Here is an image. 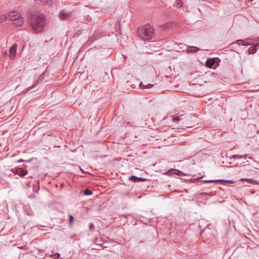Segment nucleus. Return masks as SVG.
Returning a JSON list of instances; mask_svg holds the SVG:
<instances>
[{
  "label": "nucleus",
  "mask_w": 259,
  "mask_h": 259,
  "mask_svg": "<svg viewBox=\"0 0 259 259\" xmlns=\"http://www.w3.org/2000/svg\"><path fill=\"white\" fill-rule=\"evenodd\" d=\"M170 119L176 123L178 128L184 129L193 127L198 121L197 117L191 115L185 117H183L182 115L181 116H171Z\"/></svg>",
  "instance_id": "nucleus-1"
},
{
  "label": "nucleus",
  "mask_w": 259,
  "mask_h": 259,
  "mask_svg": "<svg viewBox=\"0 0 259 259\" xmlns=\"http://www.w3.org/2000/svg\"><path fill=\"white\" fill-rule=\"evenodd\" d=\"M47 19L43 14L36 13L31 15L29 21L34 32L38 33L45 28Z\"/></svg>",
  "instance_id": "nucleus-2"
},
{
  "label": "nucleus",
  "mask_w": 259,
  "mask_h": 259,
  "mask_svg": "<svg viewBox=\"0 0 259 259\" xmlns=\"http://www.w3.org/2000/svg\"><path fill=\"white\" fill-rule=\"evenodd\" d=\"M137 34L139 37L143 40H150L153 38L154 36V30L149 24L138 27Z\"/></svg>",
  "instance_id": "nucleus-3"
},
{
  "label": "nucleus",
  "mask_w": 259,
  "mask_h": 259,
  "mask_svg": "<svg viewBox=\"0 0 259 259\" xmlns=\"http://www.w3.org/2000/svg\"><path fill=\"white\" fill-rule=\"evenodd\" d=\"M10 20H12L13 24L16 26H20L24 23L23 18L21 16L20 14L16 12H12Z\"/></svg>",
  "instance_id": "nucleus-4"
},
{
  "label": "nucleus",
  "mask_w": 259,
  "mask_h": 259,
  "mask_svg": "<svg viewBox=\"0 0 259 259\" xmlns=\"http://www.w3.org/2000/svg\"><path fill=\"white\" fill-rule=\"evenodd\" d=\"M164 175L167 176H171L173 175L180 176H185L183 172L175 168H171L170 169L168 170L167 171L164 173Z\"/></svg>",
  "instance_id": "nucleus-5"
},
{
  "label": "nucleus",
  "mask_w": 259,
  "mask_h": 259,
  "mask_svg": "<svg viewBox=\"0 0 259 259\" xmlns=\"http://www.w3.org/2000/svg\"><path fill=\"white\" fill-rule=\"evenodd\" d=\"M219 60L218 58H212L207 59L205 62V66L209 68H213L216 61Z\"/></svg>",
  "instance_id": "nucleus-6"
},
{
  "label": "nucleus",
  "mask_w": 259,
  "mask_h": 259,
  "mask_svg": "<svg viewBox=\"0 0 259 259\" xmlns=\"http://www.w3.org/2000/svg\"><path fill=\"white\" fill-rule=\"evenodd\" d=\"M17 45L15 44L11 47L9 50V57L11 59H13L16 56Z\"/></svg>",
  "instance_id": "nucleus-7"
},
{
  "label": "nucleus",
  "mask_w": 259,
  "mask_h": 259,
  "mask_svg": "<svg viewBox=\"0 0 259 259\" xmlns=\"http://www.w3.org/2000/svg\"><path fill=\"white\" fill-rule=\"evenodd\" d=\"M202 182L205 183H230L233 184L234 182L231 180H203Z\"/></svg>",
  "instance_id": "nucleus-8"
},
{
  "label": "nucleus",
  "mask_w": 259,
  "mask_h": 259,
  "mask_svg": "<svg viewBox=\"0 0 259 259\" xmlns=\"http://www.w3.org/2000/svg\"><path fill=\"white\" fill-rule=\"evenodd\" d=\"M259 48V42H257L254 44L253 45L249 48L248 51L249 54H255L257 49Z\"/></svg>",
  "instance_id": "nucleus-9"
},
{
  "label": "nucleus",
  "mask_w": 259,
  "mask_h": 259,
  "mask_svg": "<svg viewBox=\"0 0 259 259\" xmlns=\"http://www.w3.org/2000/svg\"><path fill=\"white\" fill-rule=\"evenodd\" d=\"M129 180L134 182H143L147 180L146 179L141 177H138L136 176H132L129 178Z\"/></svg>",
  "instance_id": "nucleus-10"
},
{
  "label": "nucleus",
  "mask_w": 259,
  "mask_h": 259,
  "mask_svg": "<svg viewBox=\"0 0 259 259\" xmlns=\"http://www.w3.org/2000/svg\"><path fill=\"white\" fill-rule=\"evenodd\" d=\"M27 170L23 169L22 167H18L16 168V174L21 177H23L27 174Z\"/></svg>",
  "instance_id": "nucleus-11"
},
{
  "label": "nucleus",
  "mask_w": 259,
  "mask_h": 259,
  "mask_svg": "<svg viewBox=\"0 0 259 259\" xmlns=\"http://www.w3.org/2000/svg\"><path fill=\"white\" fill-rule=\"evenodd\" d=\"M12 15V12H10L9 13H6L5 14L2 15L0 16V23L4 22L7 19H11Z\"/></svg>",
  "instance_id": "nucleus-12"
},
{
  "label": "nucleus",
  "mask_w": 259,
  "mask_h": 259,
  "mask_svg": "<svg viewBox=\"0 0 259 259\" xmlns=\"http://www.w3.org/2000/svg\"><path fill=\"white\" fill-rule=\"evenodd\" d=\"M44 77L42 76H41V75L40 74L39 75V76L38 77V79H37V80L34 83V84L31 87L28 88L27 91H29V90H31L32 89L35 88L40 82H41L42 81V80H44Z\"/></svg>",
  "instance_id": "nucleus-13"
},
{
  "label": "nucleus",
  "mask_w": 259,
  "mask_h": 259,
  "mask_svg": "<svg viewBox=\"0 0 259 259\" xmlns=\"http://www.w3.org/2000/svg\"><path fill=\"white\" fill-rule=\"evenodd\" d=\"M200 49L194 46H189L186 49V51L188 53H196Z\"/></svg>",
  "instance_id": "nucleus-14"
},
{
  "label": "nucleus",
  "mask_w": 259,
  "mask_h": 259,
  "mask_svg": "<svg viewBox=\"0 0 259 259\" xmlns=\"http://www.w3.org/2000/svg\"><path fill=\"white\" fill-rule=\"evenodd\" d=\"M240 180L242 181H245L248 183L252 184L259 185L258 181L254 180L253 179H241Z\"/></svg>",
  "instance_id": "nucleus-15"
},
{
  "label": "nucleus",
  "mask_w": 259,
  "mask_h": 259,
  "mask_svg": "<svg viewBox=\"0 0 259 259\" xmlns=\"http://www.w3.org/2000/svg\"><path fill=\"white\" fill-rule=\"evenodd\" d=\"M39 181H37L36 183V185H33V192L34 193H38V191L40 189L39 185Z\"/></svg>",
  "instance_id": "nucleus-16"
},
{
  "label": "nucleus",
  "mask_w": 259,
  "mask_h": 259,
  "mask_svg": "<svg viewBox=\"0 0 259 259\" xmlns=\"http://www.w3.org/2000/svg\"><path fill=\"white\" fill-rule=\"evenodd\" d=\"M139 86L141 89H150L153 86V84L148 83L147 85H144L142 82H141Z\"/></svg>",
  "instance_id": "nucleus-17"
},
{
  "label": "nucleus",
  "mask_w": 259,
  "mask_h": 259,
  "mask_svg": "<svg viewBox=\"0 0 259 259\" xmlns=\"http://www.w3.org/2000/svg\"><path fill=\"white\" fill-rule=\"evenodd\" d=\"M246 157H247V155H233L231 158H232L233 159H241V158L246 159Z\"/></svg>",
  "instance_id": "nucleus-18"
},
{
  "label": "nucleus",
  "mask_w": 259,
  "mask_h": 259,
  "mask_svg": "<svg viewBox=\"0 0 259 259\" xmlns=\"http://www.w3.org/2000/svg\"><path fill=\"white\" fill-rule=\"evenodd\" d=\"M69 14L66 13L65 12L62 11L60 13V17L62 19H65L68 17Z\"/></svg>",
  "instance_id": "nucleus-19"
},
{
  "label": "nucleus",
  "mask_w": 259,
  "mask_h": 259,
  "mask_svg": "<svg viewBox=\"0 0 259 259\" xmlns=\"http://www.w3.org/2000/svg\"><path fill=\"white\" fill-rule=\"evenodd\" d=\"M69 223H68V225L70 227H71L72 226V222H73L74 220V217L71 215V214H69Z\"/></svg>",
  "instance_id": "nucleus-20"
},
{
  "label": "nucleus",
  "mask_w": 259,
  "mask_h": 259,
  "mask_svg": "<svg viewBox=\"0 0 259 259\" xmlns=\"http://www.w3.org/2000/svg\"><path fill=\"white\" fill-rule=\"evenodd\" d=\"M92 193V191L89 189H85L83 191L84 195L87 196L91 195Z\"/></svg>",
  "instance_id": "nucleus-21"
},
{
  "label": "nucleus",
  "mask_w": 259,
  "mask_h": 259,
  "mask_svg": "<svg viewBox=\"0 0 259 259\" xmlns=\"http://www.w3.org/2000/svg\"><path fill=\"white\" fill-rule=\"evenodd\" d=\"M176 6L181 8L183 5V2L181 0H176L175 2Z\"/></svg>",
  "instance_id": "nucleus-22"
},
{
  "label": "nucleus",
  "mask_w": 259,
  "mask_h": 259,
  "mask_svg": "<svg viewBox=\"0 0 259 259\" xmlns=\"http://www.w3.org/2000/svg\"><path fill=\"white\" fill-rule=\"evenodd\" d=\"M252 43L250 41H248L247 39H245V40H243L242 46H250L252 45Z\"/></svg>",
  "instance_id": "nucleus-23"
},
{
  "label": "nucleus",
  "mask_w": 259,
  "mask_h": 259,
  "mask_svg": "<svg viewBox=\"0 0 259 259\" xmlns=\"http://www.w3.org/2000/svg\"><path fill=\"white\" fill-rule=\"evenodd\" d=\"M242 42H243V40L242 39H238V40H236L235 42H233L232 44L235 43V44H237L238 45H242Z\"/></svg>",
  "instance_id": "nucleus-24"
},
{
  "label": "nucleus",
  "mask_w": 259,
  "mask_h": 259,
  "mask_svg": "<svg viewBox=\"0 0 259 259\" xmlns=\"http://www.w3.org/2000/svg\"><path fill=\"white\" fill-rule=\"evenodd\" d=\"M41 76H42L44 77H45V76L46 77H48L49 76V73L47 71H45V72H44L42 74H41Z\"/></svg>",
  "instance_id": "nucleus-25"
},
{
  "label": "nucleus",
  "mask_w": 259,
  "mask_h": 259,
  "mask_svg": "<svg viewBox=\"0 0 259 259\" xmlns=\"http://www.w3.org/2000/svg\"><path fill=\"white\" fill-rule=\"evenodd\" d=\"M129 216H131V214L130 213H128L127 214H119V217L120 218H127Z\"/></svg>",
  "instance_id": "nucleus-26"
},
{
  "label": "nucleus",
  "mask_w": 259,
  "mask_h": 259,
  "mask_svg": "<svg viewBox=\"0 0 259 259\" xmlns=\"http://www.w3.org/2000/svg\"><path fill=\"white\" fill-rule=\"evenodd\" d=\"M89 228L91 230H93L95 228V226L93 223H90L89 224Z\"/></svg>",
  "instance_id": "nucleus-27"
},
{
  "label": "nucleus",
  "mask_w": 259,
  "mask_h": 259,
  "mask_svg": "<svg viewBox=\"0 0 259 259\" xmlns=\"http://www.w3.org/2000/svg\"><path fill=\"white\" fill-rule=\"evenodd\" d=\"M30 160H24L23 159H20L17 161V162H18V163L23 162H30Z\"/></svg>",
  "instance_id": "nucleus-28"
},
{
  "label": "nucleus",
  "mask_w": 259,
  "mask_h": 259,
  "mask_svg": "<svg viewBox=\"0 0 259 259\" xmlns=\"http://www.w3.org/2000/svg\"><path fill=\"white\" fill-rule=\"evenodd\" d=\"M53 256L55 258H59L60 256V254L58 253H56L55 254H54Z\"/></svg>",
  "instance_id": "nucleus-29"
},
{
  "label": "nucleus",
  "mask_w": 259,
  "mask_h": 259,
  "mask_svg": "<svg viewBox=\"0 0 259 259\" xmlns=\"http://www.w3.org/2000/svg\"><path fill=\"white\" fill-rule=\"evenodd\" d=\"M35 197H36V196H35V195L34 194H32L28 196V197H29V198H32V199H34V198H35Z\"/></svg>",
  "instance_id": "nucleus-30"
},
{
  "label": "nucleus",
  "mask_w": 259,
  "mask_h": 259,
  "mask_svg": "<svg viewBox=\"0 0 259 259\" xmlns=\"http://www.w3.org/2000/svg\"><path fill=\"white\" fill-rule=\"evenodd\" d=\"M201 195L202 196H207V195H210L209 194H208V193H201Z\"/></svg>",
  "instance_id": "nucleus-31"
},
{
  "label": "nucleus",
  "mask_w": 259,
  "mask_h": 259,
  "mask_svg": "<svg viewBox=\"0 0 259 259\" xmlns=\"http://www.w3.org/2000/svg\"><path fill=\"white\" fill-rule=\"evenodd\" d=\"M181 179H183V180H186V179H185L184 178H181Z\"/></svg>",
  "instance_id": "nucleus-32"
}]
</instances>
